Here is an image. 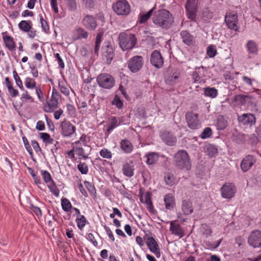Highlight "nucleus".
Wrapping results in <instances>:
<instances>
[{
	"label": "nucleus",
	"instance_id": "nucleus-63",
	"mask_svg": "<svg viewBox=\"0 0 261 261\" xmlns=\"http://www.w3.org/2000/svg\"><path fill=\"white\" fill-rule=\"evenodd\" d=\"M45 117L46 119V121L47 123V125L48 126V128L49 130L51 131H54L55 129V125L54 123L52 122V121L49 119L46 115H45Z\"/></svg>",
	"mask_w": 261,
	"mask_h": 261
},
{
	"label": "nucleus",
	"instance_id": "nucleus-30",
	"mask_svg": "<svg viewBox=\"0 0 261 261\" xmlns=\"http://www.w3.org/2000/svg\"><path fill=\"white\" fill-rule=\"evenodd\" d=\"M246 47L249 54L253 56L256 55L258 53V46L257 44L253 40H249L246 45Z\"/></svg>",
	"mask_w": 261,
	"mask_h": 261
},
{
	"label": "nucleus",
	"instance_id": "nucleus-42",
	"mask_svg": "<svg viewBox=\"0 0 261 261\" xmlns=\"http://www.w3.org/2000/svg\"><path fill=\"white\" fill-rule=\"evenodd\" d=\"M111 104L113 106H115L118 109H121L123 107V100H121L120 96L117 94L114 96L111 102Z\"/></svg>",
	"mask_w": 261,
	"mask_h": 261
},
{
	"label": "nucleus",
	"instance_id": "nucleus-6",
	"mask_svg": "<svg viewBox=\"0 0 261 261\" xmlns=\"http://www.w3.org/2000/svg\"><path fill=\"white\" fill-rule=\"evenodd\" d=\"M101 60L103 62L108 65L111 64L115 56V48L110 42L104 44L102 46L101 51Z\"/></svg>",
	"mask_w": 261,
	"mask_h": 261
},
{
	"label": "nucleus",
	"instance_id": "nucleus-13",
	"mask_svg": "<svg viewBox=\"0 0 261 261\" xmlns=\"http://www.w3.org/2000/svg\"><path fill=\"white\" fill-rule=\"evenodd\" d=\"M220 191L223 198L230 199L235 196L237 188L232 182H226L221 187Z\"/></svg>",
	"mask_w": 261,
	"mask_h": 261
},
{
	"label": "nucleus",
	"instance_id": "nucleus-31",
	"mask_svg": "<svg viewBox=\"0 0 261 261\" xmlns=\"http://www.w3.org/2000/svg\"><path fill=\"white\" fill-rule=\"evenodd\" d=\"M203 91L205 97H208L211 98H216L218 94V90L215 87H207L204 88Z\"/></svg>",
	"mask_w": 261,
	"mask_h": 261
},
{
	"label": "nucleus",
	"instance_id": "nucleus-19",
	"mask_svg": "<svg viewBox=\"0 0 261 261\" xmlns=\"http://www.w3.org/2000/svg\"><path fill=\"white\" fill-rule=\"evenodd\" d=\"M180 73L175 70L168 68L164 75V80L166 84L174 85L179 78Z\"/></svg>",
	"mask_w": 261,
	"mask_h": 261
},
{
	"label": "nucleus",
	"instance_id": "nucleus-53",
	"mask_svg": "<svg viewBox=\"0 0 261 261\" xmlns=\"http://www.w3.org/2000/svg\"><path fill=\"white\" fill-rule=\"evenodd\" d=\"M164 181L167 185L172 186L174 183L173 175L170 173H167L164 176Z\"/></svg>",
	"mask_w": 261,
	"mask_h": 261
},
{
	"label": "nucleus",
	"instance_id": "nucleus-21",
	"mask_svg": "<svg viewBox=\"0 0 261 261\" xmlns=\"http://www.w3.org/2000/svg\"><path fill=\"white\" fill-rule=\"evenodd\" d=\"M238 120L243 125L251 126L255 124L256 118L254 115L251 113L243 114L242 115L238 116Z\"/></svg>",
	"mask_w": 261,
	"mask_h": 261
},
{
	"label": "nucleus",
	"instance_id": "nucleus-40",
	"mask_svg": "<svg viewBox=\"0 0 261 261\" xmlns=\"http://www.w3.org/2000/svg\"><path fill=\"white\" fill-rule=\"evenodd\" d=\"M77 37L74 40H81L82 39H87L88 37V33L82 28H78L75 30Z\"/></svg>",
	"mask_w": 261,
	"mask_h": 261
},
{
	"label": "nucleus",
	"instance_id": "nucleus-20",
	"mask_svg": "<svg viewBox=\"0 0 261 261\" xmlns=\"http://www.w3.org/2000/svg\"><path fill=\"white\" fill-rule=\"evenodd\" d=\"M7 32L3 33V39L6 47L12 53V56L15 59L17 60V56L16 55V43L14 41L13 38L8 35H4V34Z\"/></svg>",
	"mask_w": 261,
	"mask_h": 261
},
{
	"label": "nucleus",
	"instance_id": "nucleus-34",
	"mask_svg": "<svg viewBox=\"0 0 261 261\" xmlns=\"http://www.w3.org/2000/svg\"><path fill=\"white\" fill-rule=\"evenodd\" d=\"M59 88L60 92L67 96L70 94V86L65 81H59Z\"/></svg>",
	"mask_w": 261,
	"mask_h": 261
},
{
	"label": "nucleus",
	"instance_id": "nucleus-24",
	"mask_svg": "<svg viewBox=\"0 0 261 261\" xmlns=\"http://www.w3.org/2000/svg\"><path fill=\"white\" fill-rule=\"evenodd\" d=\"M255 162L256 160L253 155H247L242 161L241 164V168L242 170L244 172L248 171L252 167Z\"/></svg>",
	"mask_w": 261,
	"mask_h": 261
},
{
	"label": "nucleus",
	"instance_id": "nucleus-16",
	"mask_svg": "<svg viewBox=\"0 0 261 261\" xmlns=\"http://www.w3.org/2000/svg\"><path fill=\"white\" fill-rule=\"evenodd\" d=\"M248 243L253 248L261 247V231L253 230L248 238Z\"/></svg>",
	"mask_w": 261,
	"mask_h": 261
},
{
	"label": "nucleus",
	"instance_id": "nucleus-59",
	"mask_svg": "<svg viewBox=\"0 0 261 261\" xmlns=\"http://www.w3.org/2000/svg\"><path fill=\"white\" fill-rule=\"evenodd\" d=\"M22 139L24 146H25L27 150L29 153V154L31 156V157L32 158L33 156V153L32 147H31V145H30L29 141H28L27 138L24 136L22 137Z\"/></svg>",
	"mask_w": 261,
	"mask_h": 261
},
{
	"label": "nucleus",
	"instance_id": "nucleus-18",
	"mask_svg": "<svg viewBox=\"0 0 261 261\" xmlns=\"http://www.w3.org/2000/svg\"><path fill=\"white\" fill-rule=\"evenodd\" d=\"M82 25L88 30L95 31L98 26L96 19L93 15L87 14L84 16L82 21Z\"/></svg>",
	"mask_w": 261,
	"mask_h": 261
},
{
	"label": "nucleus",
	"instance_id": "nucleus-22",
	"mask_svg": "<svg viewBox=\"0 0 261 261\" xmlns=\"http://www.w3.org/2000/svg\"><path fill=\"white\" fill-rule=\"evenodd\" d=\"M180 36L182 41L185 45L188 46H192L195 44V37L188 30H182L180 33Z\"/></svg>",
	"mask_w": 261,
	"mask_h": 261
},
{
	"label": "nucleus",
	"instance_id": "nucleus-48",
	"mask_svg": "<svg viewBox=\"0 0 261 261\" xmlns=\"http://www.w3.org/2000/svg\"><path fill=\"white\" fill-rule=\"evenodd\" d=\"M25 86L28 89H34L36 88V83L35 80L33 78L27 77L25 79L24 81Z\"/></svg>",
	"mask_w": 261,
	"mask_h": 261
},
{
	"label": "nucleus",
	"instance_id": "nucleus-5",
	"mask_svg": "<svg viewBox=\"0 0 261 261\" xmlns=\"http://www.w3.org/2000/svg\"><path fill=\"white\" fill-rule=\"evenodd\" d=\"M96 82L101 88L107 90L112 89L115 85V80L110 74L102 73L96 77Z\"/></svg>",
	"mask_w": 261,
	"mask_h": 261
},
{
	"label": "nucleus",
	"instance_id": "nucleus-12",
	"mask_svg": "<svg viewBox=\"0 0 261 261\" xmlns=\"http://www.w3.org/2000/svg\"><path fill=\"white\" fill-rule=\"evenodd\" d=\"M159 137L166 145L174 146L177 144V138L171 131L162 130L159 133Z\"/></svg>",
	"mask_w": 261,
	"mask_h": 261
},
{
	"label": "nucleus",
	"instance_id": "nucleus-47",
	"mask_svg": "<svg viewBox=\"0 0 261 261\" xmlns=\"http://www.w3.org/2000/svg\"><path fill=\"white\" fill-rule=\"evenodd\" d=\"M13 77L15 81L16 84L20 88V90L24 91V88L23 86L22 82L15 70L13 71Z\"/></svg>",
	"mask_w": 261,
	"mask_h": 261
},
{
	"label": "nucleus",
	"instance_id": "nucleus-8",
	"mask_svg": "<svg viewBox=\"0 0 261 261\" xmlns=\"http://www.w3.org/2000/svg\"><path fill=\"white\" fill-rule=\"evenodd\" d=\"M61 96L56 89L53 88L51 98L44 105L43 109L46 113H51L58 108V101Z\"/></svg>",
	"mask_w": 261,
	"mask_h": 261
},
{
	"label": "nucleus",
	"instance_id": "nucleus-2",
	"mask_svg": "<svg viewBox=\"0 0 261 261\" xmlns=\"http://www.w3.org/2000/svg\"><path fill=\"white\" fill-rule=\"evenodd\" d=\"M175 167L179 170L188 171L192 167V162L188 152L184 149L178 150L173 156Z\"/></svg>",
	"mask_w": 261,
	"mask_h": 261
},
{
	"label": "nucleus",
	"instance_id": "nucleus-62",
	"mask_svg": "<svg viewBox=\"0 0 261 261\" xmlns=\"http://www.w3.org/2000/svg\"><path fill=\"white\" fill-rule=\"evenodd\" d=\"M8 90L10 95L12 97H15L18 95V91L17 89H14L13 86L8 88Z\"/></svg>",
	"mask_w": 261,
	"mask_h": 261
},
{
	"label": "nucleus",
	"instance_id": "nucleus-35",
	"mask_svg": "<svg viewBox=\"0 0 261 261\" xmlns=\"http://www.w3.org/2000/svg\"><path fill=\"white\" fill-rule=\"evenodd\" d=\"M134 169L133 166L128 163L124 164L122 167L123 174L127 177H131L134 176Z\"/></svg>",
	"mask_w": 261,
	"mask_h": 261
},
{
	"label": "nucleus",
	"instance_id": "nucleus-15",
	"mask_svg": "<svg viewBox=\"0 0 261 261\" xmlns=\"http://www.w3.org/2000/svg\"><path fill=\"white\" fill-rule=\"evenodd\" d=\"M60 128L61 129V134L64 137L71 136L76 130L75 126L66 119L61 122Z\"/></svg>",
	"mask_w": 261,
	"mask_h": 261
},
{
	"label": "nucleus",
	"instance_id": "nucleus-45",
	"mask_svg": "<svg viewBox=\"0 0 261 261\" xmlns=\"http://www.w3.org/2000/svg\"><path fill=\"white\" fill-rule=\"evenodd\" d=\"M75 221L77 223L78 228L80 230H82L87 222V219L85 217L84 215L80 216L76 218Z\"/></svg>",
	"mask_w": 261,
	"mask_h": 261
},
{
	"label": "nucleus",
	"instance_id": "nucleus-52",
	"mask_svg": "<svg viewBox=\"0 0 261 261\" xmlns=\"http://www.w3.org/2000/svg\"><path fill=\"white\" fill-rule=\"evenodd\" d=\"M100 155L103 158L110 159L112 158V154L111 151L107 148H103L99 151Z\"/></svg>",
	"mask_w": 261,
	"mask_h": 261
},
{
	"label": "nucleus",
	"instance_id": "nucleus-33",
	"mask_svg": "<svg viewBox=\"0 0 261 261\" xmlns=\"http://www.w3.org/2000/svg\"><path fill=\"white\" fill-rule=\"evenodd\" d=\"M103 37V33L99 32L97 34L96 36L95 43H94V54L97 56L99 55V51L100 49V44L102 42Z\"/></svg>",
	"mask_w": 261,
	"mask_h": 261
},
{
	"label": "nucleus",
	"instance_id": "nucleus-50",
	"mask_svg": "<svg viewBox=\"0 0 261 261\" xmlns=\"http://www.w3.org/2000/svg\"><path fill=\"white\" fill-rule=\"evenodd\" d=\"M213 132L211 127H205L200 135V137L202 139H205L210 138L212 135Z\"/></svg>",
	"mask_w": 261,
	"mask_h": 261
},
{
	"label": "nucleus",
	"instance_id": "nucleus-23",
	"mask_svg": "<svg viewBox=\"0 0 261 261\" xmlns=\"http://www.w3.org/2000/svg\"><path fill=\"white\" fill-rule=\"evenodd\" d=\"M146 245L149 250L153 253L156 257L159 258L161 256L159 245L154 238L152 237H148L146 241Z\"/></svg>",
	"mask_w": 261,
	"mask_h": 261
},
{
	"label": "nucleus",
	"instance_id": "nucleus-11",
	"mask_svg": "<svg viewBox=\"0 0 261 261\" xmlns=\"http://www.w3.org/2000/svg\"><path fill=\"white\" fill-rule=\"evenodd\" d=\"M143 63V58L141 56L136 55L127 61V67L132 72L136 73L141 69Z\"/></svg>",
	"mask_w": 261,
	"mask_h": 261
},
{
	"label": "nucleus",
	"instance_id": "nucleus-27",
	"mask_svg": "<svg viewBox=\"0 0 261 261\" xmlns=\"http://www.w3.org/2000/svg\"><path fill=\"white\" fill-rule=\"evenodd\" d=\"M164 201L167 210H171L175 206V199L174 196L171 193L166 194L164 196Z\"/></svg>",
	"mask_w": 261,
	"mask_h": 261
},
{
	"label": "nucleus",
	"instance_id": "nucleus-41",
	"mask_svg": "<svg viewBox=\"0 0 261 261\" xmlns=\"http://www.w3.org/2000/svg\"><path fill=\"white\" fill-rule=\"evenodd\" d=\"M61 206L62 209L66 212H69L73 207L71 202L66 198L61 199Z\"/></svg>",
	"mask_w": 261,
	"mask_h": 261
},
{
	"label": "nucleus",
	"instance_id": "nucleus-10",
	"mask_svg": "<svg viewBox=\"0 0 261 261\" xmlns=\"http://www.w3.org/2000/svg\"><path fill=\"white\" fill-rule=\"evenodd\" d=\"M199 115L193 111H188L185 115L188 126L191 129H197L201 127V123L198 118Z\"/></svg>",
	"mask_w": 261,
	"mask_h": 261
},
{
	"label": "nucleus",
	"instance_id": "nucleus-17",
	"mask_svg": "<svg viewBox=\"0 0 261 261\" xmlns=\"http://www.w3.org/2000/svg\"><path fill=\"white\" fill-rule=\"evenodd\" d=\"M150 62L156 68L160 69L163 67L164 58L159 50L155 49L152 52Z\"/></svg>",
	"mask_w": 261,
	"mask_h": 261
},
{
	"label": "nucleus",
	"instance_id": "nucleus-60",
	"mask_svg": "<svg viewBox=\"0 0 261 261\" xmlns=\"http://www.w3.org/2000/svg\"><path fill=\"white\" fill-rule=\"evenodd\" d=\"M30 208L37 217L42 216V211L39 207L34 206L33 204H31Z\"/></svg>",
	"mask_w": 261,
	"mask_h": 261
},
{
	"label": "nucleus",
	"instance_id": "nucleus-1",
	"mask_svg": "<svg viewBox=\"0 0 261 261\" xmlns=\"http://www.w3.org/2000/svg\"><path fill=\"white\" fill-rule=\"evenodd\" d=\"M173 15L167 10L163 9L155 11L152 17V21L157 27L168 30L174 22Z\"/></svg>",
	"mask_w": 261,
	"mask_h": 261
},
{
	"label": "nucleus",
	"instance_id": "nucleus-4",
	"mask_svg": "<svg viewBox=\"0 0 261 261\" xmlns=\"http://www.w3.org/2000/svg\"><path fill=\"white\" fill-rule=\"evenodd\" d=\"M255 99L251 95L237 94L233 96L232 102L234 106H247L252 107L256 106Z\"/></svg>",
	"mask_w": 261,
	"mask_h": 261
},
{
	"label": "nucleus",
	"instance_id": "nucleus-58",
	"mask_svg": "<svg viewBox=\"0 0 261 261\" xmlns=\"http://www.w3.org/2000/svg\"><path fill=\"white\" fill-rule=\"evenodd\" d=\"M66 5L70 11H75L76 9V0H65Z\"/></svg>",
	"mask_w": 261,
	"mask_h": 261
},
{
	"label": "nucleus",
	"instance_id": "nucleus-28",
	"mask_svg": "<svg viewBox=\"0 0 261 261\" xmlns=\"http://www.w3.org/2000/svg\"><path fill=\"white\" fill-rule=\"evenodd\" d=\"M120 147L125 153H130L132 152L134 146L132 142L127 139H122L120 142Z\"/></svg>",
	"mask_w": 261,
	"mask_h": 261
},
{
	"label": "nucleus",
	"instance_id": "nucleus-26",
	"mask_svg": "<svg viewBox=\"0 0 261 261\" xmlns=\"http://www.w3.org/2000/svg\"><path fill=\"white\" fill-rule=\"evenodd\" d=\"M170 230L173 234L178 236L179 238L184 237L185 235L181 225L173 222L170 223Z\"/></svg>",
	"mask_w": 261,
	"mask_h": 261
},
{
	"label": "nucleus",
	"instance_id": "nucleus-49",
	"mask_svg": "<svg viewBox=\"0 0 261 261\" xmlns=\"http://www.w3.org/2000/svg\"><path fill=\"white\" fill-rule=\"evenodd\" d=\"M192 79L194 80V83H198V84H204L205 83V80L202 79L199 75V73L196 71H193L192 74Z\"/></svg>",
	"mask_w": 261,
	"mask_h": 261
},
{
	"label": "nucleus",
	"instance_id": "nucleus-39",
	"mask_svg": "<svg viewBox=\"0 0 261 261\" xmlns=\"http://www.w3.org/2000/svg\"><path fill=\"white\" fill-rule=\"evenodd\" d=\"M119 125L118 122L117 117L112 116L110 118V123L108 125L107 131L108 133H110L115 128Z\"/></svg>",
	"mask_w": 261,
	"mask_h": 261
},
{
	"label": "nucleus",
	"instance_id": "nucleus-37",
	"mask_svg": "<svg viewBox=\"0 0 261 261\" xmlns=\"http://www.w3.org/2000/svg\"><path fill=\"white\" fill-rule=\"evenodd\" d=\"M155 9V6L150 9L147 13L144 14H140L139 16V19L138 22L140 24L145 23L151 17L153 12Z\"/></svg>",
	"mask_w": 261,
	"mask_h": 261
},
{
	"label": "nucleus",
	"instance_id": "nucleus-64",
	"mask_svg": "<svg viewBox=\"0 0 261 261\" xmlns=\"http://www.w3.org/2000/svg\"><path fill=\"white\" fill-rule=\"evenodd\" d=\"M77 185H78L79 189L80 192H81V193L82 194V195L85 197H88V193H87V191H86V190L84 189L83 184L81 183V179L79 180V183Z\"/></svg>",
	"mask_w": 261,
	"mask_h": 261
},
{
	"label": "nucleus",
	"instance_id": "nucleus-55",
	"mask_svg": "<svg viewBox=\"0 0 261 261\" xmlns=\"http://www.w3.org/2000/svg\"><path fill=\"white\" fill-rule=\"evenodd\" d=\"M27 169L30 174L32 175L35 184H41V182L40 181V177L34 172V170L31 167H28Z\"/></svg>",
	"mask_w": 261,
	"mask_h": 261
},
{
	"label": "nucleus",
	"instance_id": "nucleus-14",
	"mask_svg": "<svg viewBox=\"0 0 261 261\" xmlns=\"http://www.w3.org/2000/svg\"><path fill=\"white\" fill-rule=\"evenodd\" d=\"M225 21L228 27L231 30L237 31L239 30L238 16L235 11L227 13L225 17Z\"/></svg>",
	"mask_w": 261,
	"mask_h": 261
},
{
	"label": "nucleus",
	"instance_id": "nucleus-32",
	"mask_svg": "<svg viewBox=\"0 0 261 261\" xmlns=\"http://www.w3.org/2000/svg\"><path fill=\"white\" fill-rule=\"evenodd\" d=\"M204 150L210 158L214 156L218 153L217 147L211 144L205 145L204 147Z\"/></svg>",
	"mask_w": 261,
	"mask_h": 261
},
{
	"label": "nucleus",
	"instance_id": "nucleus-9",
	"mask_svg": "<svg viewBox=\"0 0 261 261\" xmlns=\"http://www.w3.org/2000/svg\"><path fill=\"white\" fill-rule=\"evenodd\" d=\"M198 0H187L185 9L187 18L191 21H195L198 11Z\"/></svg>",
	"mask_w": 261,
	"mask_h": 261
},
{
	"label": "nucleus",
	"instance_id": "nucleus-38",
	"mask_svg": "<svg viewBox=\"0 0 261 261\" xmlns=\"http://www.w3.org/2000/svg\"><path fill=\"white\" fill-rule=\"evenodd\" d=\"M217 126L218 129L223 130L227 126V121L225 120L224 117L222 115H219L217 120Z\"/></svg>",
	"mask_w": 261,
	"mask_h": 261
},
{
	"label": "nucleus",
	"instance_id": "nucleus-51",
	"mask_svg": "<svg viewBox=\"0 0 261 261\" xmlns=\"http://www.w3.org/2000/svg\"><path fill=\"white\" fill-rule=\"evenodd\" d=\"M206 53L210 58H214L216 55L217 50L214 45H210L207 48Z\"/></svg>",
	"mask_w": 261,
	"mask_h": 261
},
{
	"label": "nucleus",
	"instance_id": "nucleus-61",
	"mask_svg": "<svg viewBox=\"0 0 261 261\" xmlns=\"http://www.w3.org/2000/svg\"><path fill=\"white\" fill-rule=\"evenodd\" d=\"M3 164L5 169L12 171V163L7 158H5V161L3 162Z\"/></svg>",
	"mask_w": 261,
	"mask_h": 261
},
{
	"label": "nucleus",
	"instance_id": "nucleus-56",
	"mask_svg": "<svg viewBox=\"0 0 261 261\" xmlns=\"http://www.w3.org/2000/svg\"><path fill=\"white\" fill-rule=\"evenodd\" d=\"M85 7L89 9H93L97 0H83Z\"/></svg>",
	"mask_w": 261,
	"mask_h": 261
},
{
	"label": "nucleus",
	"instance_id": "nucleus-7",
	"mask_svg": "<svg viewBox=\"0 0 261 261\" xmlns=\"http://www.w3.org/2000/svg\"><path fill=\"white\" fill-rule=\"evenodd\" d=\"M112 9L118 15L127 16L131 11L130 6L126 0H117L112 5Z\"/></svg>",
	"mask_w": 261,
	"mask_h": 261
},
{
	"label": "nucleus",
	"instance_id": "nucleus-25",
	"mask_svg": "<svg viewBox=\"0 0 261 261\" xmlns=\"http://www.w3.org/2000/svg\"><path fill=\"white\" fill-rule=\"evenodd\" d=\"M160 155L158 152H149L146 153L144 158H146V163L148 166H154L159 160Z\"/></svg>",
	"mask_w": 261,
	"mask_h": 261
},
{
	"label": "nucleus",
	"instance_id": "nucleus-43",
	"mask_svg": "<svg viewBox=\"0 0 261 261\" xmlns=\"http://www.w3.org/2000/svg\"><path fill=\"white\" fill-rule=\"evenodd\" d=\"M48 188L49 189L50 192L56 197H58L59 196L60 190L56 186L54 181H51L50 183L48 184Z\"/></svg>",
	"mask_w": 261,
	"mask_h": 261
},
{
	"label": "nucleus",
	"instance_id": "nucleus-36",
	"mask_svg": "<svg viewBox=\"0 0 261 261\" xmlns=\"http://www.w3.org/2000/svg\"><path fill=\"white\" fill-rule=\"evenodd\" d=\"M18 28L24 32H28L32 28V24L31 21L21 20L18 24Z\"/></svg>",
	"mask_w": 261,
	"mask_h": 261
},
{
	"label": "nucleus",
	"instance_id": "nucleus-46",
	"mask_svg": "<svg viewBox=\"0 0 261 261\" xmlns=\"http://www.w3.org/2000/svg\"><path fill=\"white\" fill-rule=\"evenodd\" d=\"M77 168L80 173L82 174H87L89 171V168L87 164L85 162H79L77 165Z\"/></svg>",
	"mask_w": 261,
	"mask_h": 261
},
{
	"label": "nucleus",
	"instance_id": "nucleus-54",
	"mask_svg": "<svg viewBox=\"0 0 261 261\" xmlns=\"http://www.w3.org/2000/svg\"><path fill=\"white\" fill-rule=\"evenodd\" d=\"M41 175L42 176L44 181L48 185L51 182V181H53L54 180L51 179V175L50 173L44 170L41 172Z\"/></svg>",
	"mask_w": 261,
	"mask_h": 261
},
{
	"label": "nucleus",
	"instance_id": "nucleus-57",
	"mask_svg": "<svg viewBox=\"0 0 261 261\" xmlns=\"http://www.w3.org/2000/svg\"><path fill=\"white\" fill-rule=\"evenodd\" d=\"M40 21L41 24V27L44 32L46 33L49 32V27L46 20H45L42 16L40 15Z\"/></svg>",
	"mask_w": 261,
	"mask_h": 261
},
{
	"label": "nucleus",
	"instance_id": "nucleus-3",
	"mask_svg": "<svg viewBox=\"0 0 261 261\" xmlns=\"http://www.w3.org/2000/svg\"><path fill=\"white\" fill-rule=\"evenodd\" d=\"M118 39L119 46L123 51L132 49L137 42L135 34L125 32L119 34Z\"/></svg>",
	"mask_w": 261,
	"mask_h": 261
},
{
	"label": "nucleus",
	"instance_id": "nucleus-29",
	"mask_svg": "<svg viewBox=\"0 0 261 261\" xmlns=\"http://www.w3.org/2000/svg\"><path fill=\"white\" fill-rule=\"evenodd\" d=\"M181 210L185 215L191 214L194 211L192 201L189 199L183 200L182 201Z\"/></svg>",
	"mask_w": 261,
	"mask_h": 261
},
{
	"label": "nucleus",
	"instance_id": "nucleus-44",
	"mask_svg": "<svg viewBox=\"0 0 261 261\" xmlns=\"http://www.w3.org/2000/svg\"><path fill=\"white\" fill-rule=\"evenodd\" d=\"M84 185L85 187H86L87 189L90 193V194L91 195H93L94 196H96V190L93 184L91 182L88 181H84Z\"/></svg>",
	"mask_w": 261,
	"mask_h": 261
}]
</instances>
